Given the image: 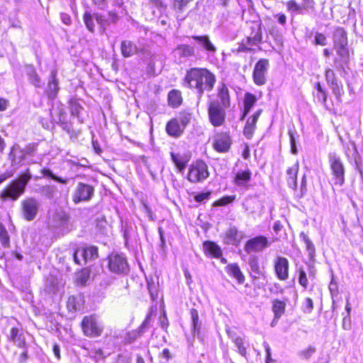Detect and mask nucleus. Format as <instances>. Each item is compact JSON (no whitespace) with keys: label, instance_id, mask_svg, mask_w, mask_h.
Instances as JSON below:
<instances>
[{"label":"nucleus","instance_id":"34","mask_svg":"<svg viewBox=\"0 0 363 363\" xmlns=\"http://www.w3.org/2000/svg\"><path fill=\"white\" fill-rule=\"evenodd\" d=\"M182 102V97L179 91L173 89L169 92L168 103L169 106L177 108L181 105Z\"/></svg>","mask_w":363,"mask_h":363},{"label":"nucleus","instance_id":"27","mask_svg":"<svg viewBox=\"0 0 363 363\" xmlns=\"http://www.w3.org/2000/svg\"><path fill=\"white\" fill-rule=\"evenodd\" d=\"M206 255L213 258H220L222 256V250L218 245L212 241H206L203 244Z\"/></svg>","mask_w":363,"mask_h":363},{"label":"nucleus","instance_id":"50","mask_svg":"<svg viewBox=\"0 0 363 363\" xmlns=\"http://www.w3.org/2000/svg\"><path fill=\"white\" fill-rule=\"evenodd\" d=\"M250 35L253 38L254 45H258L262 40V33L260 26H259L256 28H253Z\"/></svg>","mask_w":363,"mask_h":363},{"label":"nucleus","instance_id":"47","mask_svg":"<svg viewBox=\"0 0 363 363\" xmlns=\"http://www.w3.org/2000/svg\"><path fill=\"white\" fill-rule=\"evenodd\" d=\"M316 348L310 345L307 348L298 352V355L302 359H308L315 352Z\"/></svg>","mask_w":363,"mask_h":363},{"label":"nucleus","instance_id":"33","mask_svg":"<svg viewBox=\"0 0 363 363\" xmlns=\"http://www.w3.org/2000/svg\"><path fill=\"white\" fill-rule=\"evenodd\" d=\"M218 96L223 107L228 108L230 106V96L229 91L225 84H222L218 88Z\"/></svg>","mask_w":363,"mask_h":363},{"label":"nucleus","instance_id":"10","mask_svg":"<svg viewBox=\"0 0 363 363\" xmlns=\"http://www.w3.org/2000/svg\"><path fill=\"white\" fill-rule=\"evenodd\" d=\"M269 68L268 60L260 59L257 62L252 72L253 82L256 85L262 86L266 84Z\"/></svg>","mask_w":363,"mask_h":363},{"label":"nucleus","instance_id":"17","mask_svg":"<svg viewBox=\"0 0 363 363\" xmlns=\"http://www.w3.org/2000/svg\"><path fill=\"white\" fill-rule=\"evenodd\" d=\"M274 272L278 279L285 281L289 278V262L286 257L277 256L274 259Z\"/></svg>","mask_w":363,"mask_h":363},{"label":"nucleus","instance_id":"5","mask_svg":"<svg viewBox=\"0 0 363 363\" xmlns=\"http://www.w3.org/2000/svg\"><path fill=\"white\" fill-rule=\"evenodd\" d=\"M108 267L111 272L124 275L129 272L127 258L123 253L113 252L108 257Z\"/></svg>","mask_w":363,"mask_h":363},{"label":"nucleus","instance_id":"56","mask_svg":"<svg viewBox=\"0 0 363 363\" xmlns=\"http://www.w3.org/2000/svg\"><path fill=\"white\" fill-rule=\"evenodd\" d=\"M211 194L210 191L199 193L194 196V200L199 203L203 202L209 199Z\"/></svg>","mask_w":363,"mask_h":363},{"label":"nucleus","instance_id":"44","mask_svg":"<svg viewBox=\"0 0 363 363\" xmlns=\"http://www.w3.org/2000/svg\"><path fill=\"white\" fill-rule=\"evenodd\" d=\"M0 242L4 247H9L10 245V238L6 228L0 224Z\"/></svg>","mask_w":363,"mask_h":363},{"label":"nucleus","instance_id":"19","mask_svg":"<svg viewBox=\"0 0 363 363\" xmlns=\"http://www.w3.org/2000/svg\"><path fill=\"white\" fill-rule=\"evenodd\" d=\"M191 38L197 42L199 47L202 48L209 57H214L217 48L211 43L208 35H193Z\"/></svg>","mask_w":363,"mask_h":363},{"label":"nucleus","instance_id":"58","mask_svg":"<svg viewBox=\"0 0 363 363\" xmlns=\"http://www.w3.org/2000/svg\"><path fill=\"white\" fill-rule=\"evenodd\" d=\"M330 86L335 96L337 98H339L342 94V89L340 88L338 82L330 84Z\"/></svg>","mask_w":363,"mask_h":363},{"label":"nucleus","instance_id":"30","mask_svg":"<svg viewBox=\"0 0 363 363\" xmlns=\"http://www.w3.org/2000/svg\"><path fill=\"white\" fill-rule=\"evenodd\" d=\"M167 133L173 137H179L183 132L182 125L177 119H172L166 125Z\"/></svg>","mask_w":363,"mask_h":363},{"label":"nucleus","instance_id":"59","mask_svg":"<svg viewBox=\"0 0 363 363\" xmlns=\"http://www.w3.org/2000/svg\"><path fill=\"white\" fill-rule=\"evenodd\" d=\"M269 291L274 294H282L284 289L278 283H274L269 288Z\"/></svg>","mask_w":363,"mask_h":363},{"label":"nucleus","instance_id":"4","mask_svg":"<svg viewBox=\"0 0 363 363\" xmlns=\"http://www.w3.org/2000/svg\"><path fill=\"white\" fill-rule=\"evenodd\" d=\"M333 47L342 60L349 57L347 32L343 28L336 27L333 33Z\"/></svg>","mask_w":363,"mask_h":363},{"label":"nucleus","instance_id":"7","mask_svg":"<svg viewBox=\"0 0 363 363\" xmlns=\"http://www.w3.org/2000/svg\"><path fill=\"white\" fill-rule=\"evenodd\" d=\"M329 163L333 176L334 184L340 186L345 183V168L340 157L335 152L328 155Z\"/></svg>","mask_w":363,"mask_h":363},{"label":"nucleus","instance_id":"41","mask_svg":"<svg viewBox=\"0 0 363 363\" xmlns=\"http://www.w3.org/2000/svg\"><path fill=\"white\" fill-rule=\"evenodd\" d=\"M300 237L302 238L303 241L306 245V250L308 252L309 257L311 258H313L315 254V248L313 243L304 233H301L300 234Z\"/></svg>","mask_w":363,"mask_h":363},{"label":"nucleus","instance_id":"49","mask_svg":"<svg viewBox=\"0 0 363 363\" xmlns=\"http://www.w3.org/2000/svg\"><path fill=\"white\" fill-rule=\"evenodd\" d=\"M89 279V272L86 269L81 271L77 277V282L79 285H86Z\"/></svg>","mask_w":363,"mask_h":363},{"label":"nucleus","instance_id":"55","mask_svg":"<svg viewBox=\"0 0 363 363\" xmlns=\"http://www.w3.org/2000/svg\"><path fill=\"white\" fill-rule=\"evenodd\" d=\"M91 355L97 361L106 358V355H104V352L101 348H93L91 350Z\"/></svg>","mask_w":363,"mask_h":363},{"label":"nucleus","instance_id":"53","mask_svg":"<svg viewBox=\"0 0 363 363\" xmlns=\"http://www.w3.org/2000/svg\"><path fill=\"white\" fill-rule=\"evenodd\" d=\"M192 0H173V8L175 11H182Z\"/></svg>","mask_w":363,"mask_h":363},{"label":"nucleus","instance_id":"1","mask_svg":"<svg viewBox=\"0 0 363 363\" xmlns=\"http://www.w3.org/2000/svg\"><path fill=\"white\" fill-rule=\"evenodd\" d=\"M216 77L206 68H191L184 78V84L194 89L201 98L205 91H211L215 85Z\"/></svg>","mask_w":363,"mask_h":363},{"label":"nucleus","instance_id":"15","mask_svg":"<svg viewBox=\"0 0 363 363\" xmlns=\"http://www.w3.org/2000/svg\"><path fill=\"white\" fill-rule=\"evenodd\" d=\"M232 145V139L227 133H220L216 134L213 140V149L220 153L228 152Z\"/></svg>","mask_w":363,"mask_h":363},{"label":"nucleus","instance_id":"20","mask_svg":"<svg viewBox=\"0 0 363 363\" xmlns=\"http://www.w3.org/2000/svg\"><path fill=\"white\" fill-rule=\"evenodd\" d=\"M248 264L250 268V274L252 280L260 277L265 279L264 271L259 266L257 256L251 255L249 257Z\"/></svg>","mask_w":363,"mask_h":363},{"label":"nucleus","instance_id":"37","mask_svg":"<svg viewBox=\"0 0 363 363\" xmlns=\"http://www.w3.org/2000/svg\"><path fill=\"white\" fill-rule=\"evenodd\" d=\"M314 96L318 102L324 105L326 107L327 95L325 91L323 89L320 84L318 82L315 85V91L313 93Z\"/></svg>","mask_w":363,"mask_h":363},{"label":"nucleus","instance_id":"12","mask_svg":"<svg viewBox=\"0 0 363 363\" xmlns=\"http://www.w3.org/2000/svg\"><path fill=\"white\" fill-rule=\"evenodd\" d=\"M268 239L264 235H257L249 239L245 244L244 250L248 254L261 252L269 246Z\"/></svg>","mask_w":363,"mask_h":363},{"label":"nucleus","instance_id":"62","mask_svg":"<svg viewBox=\"0 0 363 363\" xmlns=\"http://www.w3.org/2000/svg\"><path fill=\"white\" fill-rule=\"evenodd\" d=\"M306 310L305 312L311 313L313 308V303L311 298H307L305 301Z\"/></svg>","mask_w":363,"mask_h":363},{"label":"nucleus","instance_id":"23","mask_svg":"<svg viewBox=\"0 0 363 363\" xmlns=\"http://www.w3.org/2000/svg\"><path fill=\"white\" fill-rule=\"evenodd\" d=\"M8 339L19 348L26 349L27 346L24 334L17 328L11 329Z\"/></svg>","mask_w":363,"mask_h":363},{"label":"nucleus","instance_id":"46","mask_svg":"<svg viewBox=\"0 0 363 363\" xmlns=\"http://www.w3.org/2000/svg\"><path fill=\"white\" fill-rule=\"evenodd\" d=\"M286 8L289 12L303 14V6L298 5L296 1L290 0L286 3Z\"/></svg>","mask_w":363,"mask_h":363},{"label":"nucleus","instance_id":"24","mask_svg":"<svg viewBox=\"0 0 363 363\" xmlns=\"http://www.w3.org/2000/svg\"><path fill=\"white\" fill-rule=\"evenodd\" d=\"M175 57L179 60L195 56V48L187 44H180L174 50Z\"/></svg>","mask_w":363,"mask_h":363},{"label":"nucleus","instance_id":"2","mask_svg":"<svg viewBox=\"0 0 363 363\" xmlns=\"http://www.w3.org/2000/svg\"><path fill=\"white\" fill-rule=\"evenodd\" d=\"M33 176L29 168L12 181L0 194L2 201H16L25 193L26 188Z\"/></svg>","mask_w":363,"mask_h":363},{"label":"nucleus","instance_id":"8","mask_svg":"<svg viewBox=\"0 0 363 363\" xmlns=\"http://www.w3.org/2000/svg\"><path fill=\"white\" fill-rule=\"evenodd\" d=\"M98 257V248L95 246L81 247L73 253V259L79 265H85Z\"/></svg>","mask_w":363,"mask_h":363},{"label":"nucleus","instance_id":"18","mask_svg":"<svg viewBox=\"0 0 363 363\" xmlns=\"http://www.w3.org/2000/svg\"><path fill=\"white\" fill-rule=\"evenodd\" d=\"M244 238V232L238 230L235 226H231L225 232L224 242L227 245L238 246Z\"/></svg>","mask_w":363,"mask_h":363},{"label":"nucleus","instance_id":"54","mask_svg":"<svg viewBox=\"0 0 363 363\" xmlns=\"http://www.w3.org/2000/svg\"><path fill=\"white\" fill-rule=\"evenodd\" d=\"M298 283L304 288L306 289L308 286V279L306 273L302 269H299Z\"/></svg>","mask_w":363,"mask_h":363},{"label":"nucleus","instance_id":"28","mask_svg":"<svg viewBox=\"0 0 363 363\" xmlns=\"http://www.w3.org/2000/svg\"><path fill=\"white\" fill-rule=\"evenodd\" d=\"M225 270L228 275L235 278L239 284H242L245 281V276L238 264L231 263L228 264L225 267Z\"/></svg>","mask_w":363,"mask_h":363},{"label":"nucleus","instance_id":"25","mask_svg":"<svg viewBox=\"0 0 363 363\" xmlns=\"http://www.w3.org/2000/svg\"><path fill=\"white\" fill-rule=\"evenodd\" d=\"M252 173L249 169L238 171L235 176L234 183L239 187L248 189V183L250 181Z\"/></svg>","mask_w":363,"mask_h":363},{"label":"nucleus","instance_id":"52","mask_svg":"<svg viewBox=\"0 0 363 363\" xmlns=\"http://www.w3.org/2000/svg\"><path fill=\"white\" fill-rule=\"evenodd\" d=\"M314 44L316 45L325 46L327 45V38L325 35L321 33H315L314 36Z\"/></svg>","mask_w":363,"mask_h":363},{"label":"nucleus","instance_id":"57","mask_svg":"<svg viewBox=\"0 0 363 363\" xmlns=\"http://www.w3.org/2000/svg\"><path fill=\"white\" fill-rule=\"evenodd\" d=\"M325 78L329 84H332L333 82H337L335 74L331 69H327L325 70Z\"/></svg>","mask_w":363,"mask_h":363},{"label":"nucleus","instance_id":"29","mask_svg":"<svg viewBox=\"0 0 363 363\" xmlns=\"http://www.w3.org/2000/svg\"><path fill=\"white\" fill-rule=\"evenodd\" d=\"M298 171V162H296L293 166L288 168L287 174V183L290 188L296 189L297 187V174Z\"/></svg>","mask_w":363,"mask_h":363},{"label":"nucleus","instance_id":"16","mask_svg":"<svg viewBox=\"0 0 363 363\" xmlns=\"http://www.w3.org/2000/svg\"><path fill=\"white\" fill-rule=\"evenodd\" d=\"M208 116L213 125L220 126L225 120V113L218 102H211L208 106Z\"/></svg>","mask_w":363,"mask_h":363},{"label":"nucleus","instance_id":"40","mask_svg":"<svg viewBox=\"0 0 363 363\" xmlns=\"http://www.w3.org/2000/svg\"><path fill=\"white\" fill-rule=\"evenodd\" d=\"M81 306L80 298L74 296L69 297L67 302V306L69 311L74 312L79 311L81 308Z\"/></svg>","mask_w":363,"mask_h":363},{"label":"nucleus","instance_id":"31","mask_svg":"<svg viewBox=\"0 0 363 363\" xmlns=\"http://www.w3.org/2000/svg\"><path fill=\"white\" fill-rule=\"evenodd\" d=\"M121 53L124 57H129L137 52V46L130 40H123L121 43Z\"/></svg>","mask_w":363,"mask_h":363},{"label":"nucleus","instance_id":"43","mask_svg":"<svg viewBox=\"0 0 363 363\" xmlns=\"http://www.w3.org/2000/svg\"><path fill=\"white\" fill-rule=\"evenodd\" d=\"M84 21L86 28L91 33L94 31L95 24V16H92L89 11H86L84 14Z\"/></svg>","mask_w":363,"mask_h":363},{"label":"nucleus","instance_id":"32","mask_svg":"<svg viewBox=\"0 0 363 363\" xmlns=\"http://www.w3.org/2000/svg\"><path fill=\"white\" fill-rule=\"evenodd\" d=\"M26 72L30 84H32L35 87H41V79L37 74L36 70L33 66H27L26 68Z\"/></svg>","mask_w":363,"mask_h":363},{"label":"nucleus","instance_id":"39","mask_svg":"<svg viewBox=\"0 0 363 363\" xmlns=\"http://www.w3.org/2000/svg\"><path fill=\"white\" fill-rule=\"evenodd\" d=\"M285 303L279 300H275L273 302V312L275 319H279L285 311Z\"/></svg>","mask_w":363,"mask_h":363},{"label":"nucleus","instance_id":"48","mask_svg":"<svg viewBox=\"0 0 363 363\" xmlns=\"http://www.w3.org/2000/svg\"><path fill=\"white\" fill-rule=\"evenodd\" d=\"M235 200V196H225L213 203V206H226Z\"/></svg>","mask_w":363,"mask_h":363},{"label":"nucleus","instance_id":"61","mask_svg":"<svg viewBox=\"0 0 363 363\" xmlns=\"http://www.w3.org/2000/svg\"><path fill=\"white\" fill-rule=\"evenodd\" d=\"M263 346L264 347L265 352H266V363H270L272 361V354H271V349L269 345V344L266 342L263 343Z\"/></svg>","mask_w":363,"mask_h":363},{"label":"nucleus","instance_id":"35","mask_svg":"<svg viewBox=\"0 0 363 363\" xmlns=\"http://www.w3.org/2000/svg\"><path fill=\"white\" fill-rule=\"evenodd\" d=\"M191 318V330L194 336L199 335L201 330V323L199 322V313L197 310L192 308L190 311Z\"/></svg>","mask_w":363,"mask_h":363},{"label":"nucleus","instance_id":"21","mask_svg":"<svg viewBox=\"0 0 363 363\" xmlns=\"http://www.w3.org/2000/svg\"><path fill=\"white\" fill-rule=\"evenodd\" d=\"M170 155L178 171L182 173L190 160V155L186 153H174L173 152H171Z\"/></svg>","mask_w":363,"mask_h":363},{"label":"nucleus","instance_id":"51","mask_svg":"<svg viewBox=\"0 0 363 363\" xmlns=\"http://www.w3.org/2000/svg\"><path fill=\"white\" fill-rule=\"evenodd\" d=\"M82 109V106L79 105V103L76 101H71L70 103V111L72 115L77 117L78 118H80V111ZM80 123L82 122V120L79 119Z\"/></svg>","mask_w":363,"mask_h":363},{"label":"nucleus","instance_id":"64","mask_svg":"<svg viewBox=\"0 0 363 363\" xmlns=\"http://www.w3.org/2000/svg\"><path fill=\"white\" fill-rule=\"evenodd\" d=\"M252 50L251 48L248 46V45L243 40L242 43L240 44L238 48V51L240 52H249Z\"/></svg>","mask_w":363,"mask_h":363},{"label":"nucleus","instance_id":"11","mask_svg":"<svg viewBox=\"0 0 363 363\" xmlns=\"http://www.w3.org/2000/svg\"><path fill=\"white\" fill-rule=\"evenodd\" d=\"M40 208L38 201L33 197H28L21 201L23 217L28 221H32L36 217Z\"/></svg>","mask_w":363,"mask_h":363},{"label":"nucleus","instance_id":"6","mask_svg":"<svg viewBox=\"0 0 363 363\" xmlns=\"http://www.w3.org/2000/svg\"><path fill=\"white\" fill-rule=\"evenodd\" d=\"M84 334L89 337H99L103 332L104 325L95 315L85 316L82 322Z\"/></svg>","mask_w":363,"mask_h":363},{"label":"nucleus","instance_id":"63","mask_svg":"<svg viewBox=\"0 0 363 363\" xmlns=\"http://www.w3.org/2000/svg\"><path fill=\"white\" fill-rule=\"evenodd\" d=\"M342 328L344 330L350 329V316L346 315L342 320Z\"/></svg>","mask_w":363,"mask_h":363},{"label":"nucleus","instance_id":"22","mask_svg":"<svg viewBox=\"0 0 363 363\" xmlns=\"http://www.w3.org/2000/svg\"><path fill=\"white\" fill-rule=\"evenodd\" d=\"M57 70L53 69L50 72V79L46 89V93L50 99H54L59 91L58 81L57 79Z\"/></svg>","mask_w":363,"mask_h":363},{"label":"nucleus","instance_id":"3","mask_svg":"<svg viewBox=\"0 0 363 363\" xmlns=\"http://www.w3.org/2000/svg\"><path fill=\"white\" fill-rule=\"evenodd\" d=\"M37 143H29L24 147L18 144L13 145L9 154V160L11 162V166L13 169H18L26 160L28 164L35 163L32 157L37 153Z\"/></svg>","mask_w":363,"mask_h":363},{"label":"nucleus","instance_id":"9","mask_svg":"<svg viewBox=\"0 0 363 363\" xmlns=\"http://www.w3.org/2000/svg\"><path fill=\"white\" fill-rule=\"evenodd\" d=\"M208 176L209 172L206 162L197 160L190 165L187 178L189 182L197 183L205 180Z\"/></svg>","mask_w":363,"mask_h":363},{"label":"nucleus","instance_id":"42","mask_svg":"<svg viewBox=\"0 0 363 363\" xmlns=\"http://www.w3.org/2000/svg\"><path fill=\"white\" fill-rule=\"evenodd\" d=\"M344 150L346 156L350 157H354L357 154L355 143L350 140L348 143L343 144Z\"/></svg>","mask_w":363,"mask_h":363},{"label":"nucleus","instance_id":"60","mask_svg":"<svg viewBox=\"0 0 363 363\" xmlns=\"http://www.w3.org/2000/svg\"><path fill=\"white\" fill-rule=\"evenodd\" d=\"M147 289H148L149 293H150L152 298L155 299L157 297V286L155 285L154 283H152V284L148 283Z\"/></svg>","mask_w":363,"mask_h":363},{"label":"nucleus","instance_id":"38","mask_svg":"<svg viewBox=\"0 0 363 363\" xmlns=\"http://www.w3.org/2000/svg\"><path fill=\"white\" fill-rule=\"evenodd\" d=\"M231 340L237 347L239 354L242 357H246L247 350L245 346L244 339L240 336L235 335L231 337Z\"/></svg>","mask_w":363,"mask_h":363},{"label":"nucleus","instance_id":"14","mask_svg":"<svg viewBox=\"0 0 363 363\" xmlns=\"http://www.w3.org/2000/svg\"><path fill=\"white\" fill-rule=\"evenodd\" d=\"M50 115L53 123L61 125L63 129L67 130V115L65 106L62 104L56 103L52 104L50 110Z\"/></svg>","mask_w":363,"mask_h":363},{"label":"nucleus","instance_id":"13","mask_svg":"<svg viewBox=\"0 0 363 363\" xmlns=\"http://www.w3.org/2000/svg\"><path fill=\"white\" fill-rule=\"evenodd\" d=\"M94 194V189L89 184L79 182L73 194L72 201L74 203L89 201Z\"/></svg>","mask_w":363,"mask_h":363},{"label":"nucleus","instance_id":"36","mask_svg":"<svg viewBox=\"0 0 363 363\" xmlns=\"http://www.w3.org/2000/svg\"><path fill=\"white\" fill-rule=\"evenodd\" d=\"M257 101L256 96L251 93H246L244 98L243 117L247 116Z\"/></svg>","mask_w":363,"mask_h":363},{"label":"nucleus","instance_id":"45","mask_svg":"<svg viewBox=\"0 0 363 363\" xmlns=\"http://www.w3.org/2000/svg\"><path fill=\"white\" fill-rule=\"evenodd\" d=\"M57 191V188L55 186L46 185L41 188V194L48 199H52Z\"/></svg>","mask_w":363,"mask_h":363},{"label":"nucleus","instance_id":"26","mask_svg":"<svg viewBox=\"0 0 363 363\" xmlns=\"http://www.w3.org/2000/svg\"><path fill=\"white\" fill-rule=\"evenodd\" d=\"M261 113L262 110H258L252 116V117L247 119L243 130V133L247 139L252 138L256 128L257 121Z\"/></svg>","mask_w":363,"mask_h":363}]
</instances>
